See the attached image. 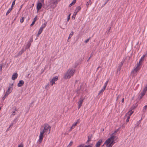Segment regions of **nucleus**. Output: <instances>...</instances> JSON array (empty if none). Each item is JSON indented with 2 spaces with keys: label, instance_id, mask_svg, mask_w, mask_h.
Here are the masks:
<instances>
[{
  "label": "nucleus",
  "instance_id": "1",
  "mask_svg": "<svg viewBox=\"0 0 147 147\" xmlns=\"http://www.w3.org/2000/svg\"><path fill=\"white\" fill-rule=\"evenodd\" d=\"M51 127L47 123H45L41 126L40 129V132L39 136V139L38 142L40 143L43 139L44 134L46 135L49 134L50 132Z\"/></svg>",
  "mask_w": 147,
  "mask_h": 147
},
{
  "label": "nucleus",
  "instance_id": "2",
  "mask_svg": "<svg viewBox=\"0 0 147 147\" xmlns=\"http://www.w3.org/2000/svg\"><path fill=\"white\" fill-rule=\"evenodd\" d=\"M117 138V137L114 136L113 134L111 135L110 137L105 141L104 144H105L107 147H111L115 144V141Z\"/></svg>",
  "mask_w": 147,
  "mask_h": 147
},
{
  "label": "nucleus",
  "instance_id": "3",
  "mask_svg": "<svg viewBox=\"0 0 147 147\" xmlns=\"http://www.w3.org/2000/svg\"><path fill=\"white\" fill-rule=\"evenodd\" d=\"M75 69L72 68H69L64 74L63 78L65 79H69L74 74Z\"/></svg>",
  "mask_w": 147,
  "mask_h": 147
},
{
  "label": "nucleus",
  "instance_id": "4",
  "mask_svg": "<svg viewBox=\"0 0 147 147\" xmlns=\"http://www.w3.org/2000/svg\"><path fill=\"white\" fill-rule=\"evenodd\" d=\"M140 63H138L136 66H135L134 69L131 71V74L133 76H136L138 73V71L140 69Z\"/></svg>",
  "mask_w": 147,
  "mask_h": 147
},
{
  "label": "nucleus",
  "instance_id": "5",
  "mask_svg": "<svg viewBox=\"0 0 147 147\" xmlns=\"http://www.w3.org/2000/svg\"><path fill=\"white\" fill-rule=\"evenodd\" d=\"M13 85V84H12L9 86L8 90L5 92L6 95H8L12 92L13 90L12 86Z\"/></svg>",
  "mask_w": 147,
  "mask_h": 147
},
{
  "label": "nucleus",
  "instance_id": "6",
  "mask_svg": "<svg viewBox=\"0 0 147 147\" xmlns=\"http://www.w3.org/2000/svg\"><path fill=\"white\" fill-rule=\"evenodd\" d=\"M26 48H24L23 47L22 49L18 53L17 55L15 56V57H17L18 56L22 55L23 53L26 50Z\"/></svg>",
  "mask_w": 147,
  "mask_h": 147
},
{
  "label": "nucleus",
  "instance_id": "7",
  "mask_svg": "<svg viewBox=\"0 0 147 147\" xmlns=\"http://www.w3.org/2000/svg\"><path fill=\"white\" fill-rule=\"evenodd\" d=\"M84 99V98H83L82 97H81L80 98L79 101L78 102V109H79L82 106V102Z\"/></svg>",
  "mask_w": 147,
  "mask_h": 147
},
{
  "label": "nucleus",
  "instance_id": "8",
  "mask_svg": "<svg viewBox=\"0 0 147 147\" xmlns=\"http://www.w3.org/2000/svg\"><path fill=\"white\" fill-rule=\"evenodd\" d=\"M58 78L57 76H55L50 81V84L51 86H53L55 82L57 81Z\"/></svg>",
  "mask_w": 147,
  "mask_h": 147
},
{
  "label": "nucleus",
  "instance_id": "9",
  "mask_svg": "<svg viewBox=\"0 0 147 147\" xmlns=\"http://www.w3.org/2000/svg\"><path fill=\"white\" fill-rule=\"evenodd\" d=\"M42 6V3L40 2H38L36 5V9L37 12L40 9Z\"/></svg>",
  "mask_w": 147,
  "mask_h": 147
},
{
  "label": "nucleus",
  "instance_id": "10",
  "mask_svg": "<svg viewBox=\"0 0 147 147\" xmlns=\"http://www.w3.org/2000/svg\"><path fill=\"white\" fill-rule=\"evenodd\" d=\"M146 92L143 90H142L140 94H139L138 98H139V100H140L143 97V96L145 94Z\"/></svg>",
  "mask_w": 147,
  "mask_h": 147
},
{
  "label": "nucleus",
  "instance_id": "11",
  "mask_svg": "<svg viewBox=\"0 0 147 147\" xmlns=\"http://www.w3.org/2000/svg\"><path fill=\"white\" fill-rule=\"evenodd\" d=\"M102 139H100L96 144L95 147H99L101 144L102 142Z\"/></svg>",
  "mask_w": 147,
  "mask_h": 147
},
{
  "label": "nucleus",
  "instance_id": "12",
  "mask_svg": "<svg viewBox=\"0 0 147 147\" xmlns=\"http://www.w3.org/2000/svg\"><path fill=\"white\" fill-rule=\"evenodd\" d=\"M24 82L23 80H20L17 86L19 87H21L24 84Z\"/></svg>",
  "mask_w": 147,
  "mask_h": 147
},
{
  "label": "nucleus",
  "instance_id": "13",
  "mask_svg": "<svg viewBox=\"0 0 147 147\" xmlns=\"http://www.w3.org/2000/svg\"><path fill=\"white\" fill-rule=\"evenodd\" d=\"M18 74L17 73H14L12 75V80H14L16 79L18 77Z\"/></svg>",
  "mask_w": 147,
  "mask_h": 147
},
{
  "label": "nucleus",
  "instance_id": "14",
  "mask_svg": "<svg viewBox=\"0 0 147 147\" xmlns=\"http://www.w3.org/2000/svg\"><path fill=\"white\" fill-rule=\"evenodd\" d=\"M92 138V135L91 134L88 136V140L86 142V144H88L89 142H90Z\"/></svg>",
  "mask_w": 147,
  "mask_h": 147
},
{
  "label": "nucleus",
  "instance_id": "15",
  "mask_svg": "<svg viewBox=\"0 0 147 147\" xmlns=\"http://www.w3.org/2000/svg\"><path fill=\"white\" fill-rule=\"evenodd\" d=\"M92 144H90L88 145L84 146V145H81L78 146L77 147H92Z\"/></svg>",
  "mask_w": 147,
  "mask_h": 147
},
{
  "label": "nucleus",
  "instance_id": "16",
  "mask_svg": "<svg viewBox=\"0 0 147 147\" xmlns=\"http://www.w3.org/2000/svg\"><path fill=\"white\" fill-rule=\"evenodd\" d=\"M43 28H40L39 30L38 34L36 35L37 37H38L39 36L40 34H41L43 31Z\"/></svg>",
  "mask_w": 147,
  "mask_h": 147
},
{
  "label": "nucleus",
  "instance_id": "17",
  "mask_svg": "<svg viewBox=\"0 0 147 147\" xmlns=\"http://www.w3.org/2000/svg\"><path fill=\"white\" fill-rule=\"evenodd\" d=\"M80 123V119H78L77 120V121L74 122L72 125V127H75V126L78 123Z\"/></svg>",
  "mask_w": 147,
  "mask_h": 147
},
{
  "label": "nucleus",
  "instance_id": "18",
  "mask_svg": "<svg viewBox=\"0 0 147 147\" xmlns=\"http://www.w3.org/2000/svg\"><path fill=\"white\" fill-rule=\"evenodd\" d=\"M92 2L91 0H89L86 3V6L88 8L89 6H90L91 5Z\"/></svg>",
  "mask_w": 147,
  "mask_h": 147
},
{
  "label": "nucleus",
  "instance_id": "19",
  "mask_svg": "<svg viewBox=\"0 0 147 147\" xmlns=\"http://www.w3.org/2000/svg\"><path fill=\"white\" fill-rule=\"evenodd\" d=\"M81 9V7L80 6H78L77 7L75 10L77 12H78Z\"/></svg>",
  "mask_w": 147,
  "mask_h": 147
},
{
  "label": "nucleus",
  "instance_id": "20",
  "mask_svg": "<svg viewBox=\"0 0 147 147\" xmlns=\"http://www.w3.org/2000/svg\"><path fill=\"white\" fill-rule=\"evenodd\" d=\"M19 118V117H17L16 118H15V119H14V120L12 122L14 124H15L17 122L18 120V119Z\"/></svg>",
  "mask_w": 147,
  "mask_h": 147
},
{
  "label": "nucleus",
  "instance_id": "21",
  "mask_svg": "<svg viewBox=\"0 0 147 147\" xmlns=\"http://www.w3.org/2000/svg\"><path fill=\"white\" fill-rule=\"evenodd\" d=\"M146 55H143L141 57V59L140 60L139 62V63H140V62H142L144 60V58L145 56Z\"/></svg>",
  "mask_w": 147,
  "mask_h": 147
},
{
  "label": "nucleus",
  "instance_id": "22",
  "mask_svg": "<svg viewBox=\"0 0 147 147\" xmlns=\"http://www.w3.org/2000/svg\"><path fill=\"white\" fill-rule=\"evenodd\" d=\"M76 0H74L72 2L69 4V6L71 7L72 5H74L76 2Z\"/></svg>",
  "mask_w": 147,
  "mask_h": 147
},
{
  "label": "nucleus",
  "instance_id": "23",
  "mask_svg": "<svg viewBox=\"0 0 147 147\" xmlns=\"http://www.w3.org/2000/svg\"><path fill=\"white\" fill-rule=\"evenodd\" d=\"M133 113V112L131 111H129L128 113H127L126 115L129 116L130 117L131 115Z\"/></svg>",
  "mask_w": 147,
  "mask_h": 147
},
{
  "label": "nucleus",
  "instance_id": "24",
  "mask_svg": "<svg viewBox=\"0 0 147 147\" xmlns=\"http://www.w3.org/2000/svg\"><path fill=\"white\" fill-rule=\"evenodd\" d=\"M143 90L146 92L147 91V84L144 86V88Z\"/></svg>",
  "mask_w": 147,
  "mask_h": 147
},
{
  "label": "nucleus",
  "instance_id": "25",
  "mask_svg": "<svg viewBox=\"0 0 147 147\" xmlns=\"http://www.w3.org/2000/svg\"><path fill=\"white\" fill-rule=\"evenodd\" d=\"M143 90L146 92L147 91V84L144 86V88Z\"/></svg>",
  "mask_w": 147,
  "mask_h": 147
},
{
  "label": "nucleus",
  "instance_id": "26",
  "mask_svg": "<svg viewBox=\"0 0 147 147\" xmlns=\"http://www.w3.org/2000/svg\"><path fill=\"white\" fill-rule=\"evenodd\" d=\"M105 88H104V87H103L102 88L101 90L100 91L99 93L98 94V95L99 94L103 92L105 90Z\"/></svg>",
  "mask_w": 147,
  "mask_h": 147
},
{
  "label": "nucleus",
  "instance_id": "27",
  "mask_svg": "<svg viewBox=\"0 0 147 147\" xmlns=\"http://www.w3.org/2000/svg\"><path fill=\"white\" fill-rule=\"evenodd\" d=\"M12 9L11 8H9V9L7 11L6 13V16H7L8 15L9 13L11 12V11Z\"/></svg>",
  "mask_w": 147,
  "mask_h": 147
},
{
  "label": "nucleus",
  "instance_id": "28",
  "mask_svg": "<svg viewBox=\"0 0 147 147\" xmlns=\"http://www.w3.org/2000/svg\"><path fill=\"white\" fill-rule=\"evenodd\" d=\"M74 34V32H71L70 33V34L68 38V39L70 38Z\"/></svg>",
  "mask_w": 147,
  "mask_h": 147
},
{
  "label": "nucleus",
  "instance_id": "29",
  "mask_svg": "<svg viewBox=\"0 0 147 147\" xmlns=\"http://www.w3.org/2000/svg\"><path fill=\"white\" fill-rule=\"evenodd\" d=\"M109 81V80H107V81L105 83L103 87H104L105 88H106L107 86L108 83Z\"/></svg>",
  "mask_w": 147,
  "mask_h": 147
},
{
  "label": "nucleus",
  "instance_id": "30",
  "mask_svg": "<svg viewBox=\"0 0 147 147\" xmlns=\"http://www.w3.org/2000/svg\"><path fill=\"white\" fill-rule=\"evenodd\" d=\"M15 1H16V0H14L12 2V5H11V8L12 9H13V6L15 4Z\"/></svg>",
  "mask_w": 147,
  "mask_h": 147
},
{
  "label": "nucleus",
  "instance_id": "31",
  "mask_svg": "<svg viewBox=\"0 0 147 147\" xmlns=\"http://www.w3.org/2000/svg\"><path fill=\"white\" fill-rule=\"evenodd\" d=\"M60 0H52V3L54 4H56V3L57 4V2L58 1H59Z\"/></svg>",
  "mask_w": 147,
  "mask_h": 147
},
{
  "label": "nucleus",
  "instance_id": "32",
  "mask_svg": "<svg viewBox=\"0 0 147 147\" xmlns=\"http://www.w3.org/2000/svg\"><path fill=\"white\" fill-rule=\"evenodd\" d=\"M24 17H22V18H21L20 20V22L21 23H22L24 22Z\"/></svg>",
  "mask_w": 147,
  "mask_h": 147
},
{
  "label": "nucleus",
  "instance_id": "33",
  "mask_svg": "<svg viewBox=\"0 0 147 147\" xmlns=\"http://www.w3.org/2000/svg\"><path fill=\"white\" fill-rule=\"evenodd\" d=\"M140 123V120H139V121L137 122L136 123V125H137V127H138L139 126V125Z\"/></svg>",
  "mask_w": 147,
  "mask_h": 147
},
{
  "label": "nucleus",
  "instance_id": "34",
  "mask_svg": "<svg viewBox=\"0 0 147 147\" xmlns=\"http://www.w3.org/2000/svg\"><path fill=\"white\" fill-rule=\"evenodd\" d=\"M130 117L129 116L127 115V118L126 120V122H127L129 121V119Z\"/></svg>",
  "mask_w": 147,
  "mask_h": 147
},
{
  "label": "nucleus",
  "instance_id": "35",
  "mask_svg": "<svg viewBox=\"0 0 147 147\" xmlns=\"http://www.w3.org/2000/svg\"><path fill=\"white\" fill-rule=\"evenodd\" d=\"M49 84H47V85H46V86H45V88L46 89H47V90H48L49 88Z\"/></svg>",
  "mask_w": 147,
  "mask_h": 147
},
{
  "label": "nucleus",
  "instance_id": "36",
  "mask_svg": "<svg viewBox=\"0 0 147 147\" xmlns=\"http://www.w3.org/2000/svg\"><path fill=\"white\" fill-rule=\"evenodd\" d=\"M8 96V95H6V94H5V95L3 97L2 99L4 100L7 97V96Z\"/></svg>",
  "mask_w": 147,
  "mask_h": 147
},
{
  "label": "nucleus",
  "instance_id": "37",
  "mask_svg": "<svg viewBox=\"0 0 147 147\" xmlns=\"http://www.w3.org/2000/svg\"><path fill=\"white\" fill-rule=\"evenodd\" d=\"M73 143V142L72 141H71L69 144L67 146V147H70L71 145H72Z\"/></svg>",
  "mask_w": 147,
  "mask_h": 147
},
{
  "label": "nucleus",
  "instance_id": "38",
  "mask_svg": "<svg viewBox=\"0 0 147 147\" xmlns=\"http://www.w3.org/2000/svg\"><path fill=\"white\" fill-rule=\"evenodd\" d=\"M30 45H31V44H30V42H28L27 45V47L28 48H29L30 46ZM25 48H26V47Z\"/></svg>",
  "mask_w": 147,
  "mask_h": 147
},
{
  "label": "nucleus",
  "instance_id": "39",
  "mask_svg": "<svg viewBox=\"0 0 147 147\" xmlns=\"http://www.w3.org/2000/svg\"><path fill=\"white\" fill-rule=\"evenodd\" d=\"M15 113H16V112H15V111H13V113H12V114H11V116H10L11 117H13V116L14 115H15Z\"/></svg>",
  "mask_w": 147,
  "mask_h": 147
},
{
  "label": "nucleus",
  "instance_id": "40",
  "mask_svg": "<svg viewBox=\"0 0 147 147\" xmlns=\"http://www.w3.org/2000/svg\"><path fill=\"white\" fill-rule=\"evenodd\" d=\"M18 147H24L23 144L22 143H21L18 145Z\"/></svg>",
  "mask_w": 147,
  "mask_h": 147
},
{
  "label": "nucleus",
  "instance_id": "41",
  "mask_svg": "<svg viewBox=\"0 0 147 147\" xmlns=\"http://www.w3.org/2000/svg\"><path fill=\"white\" fill-rule=\"evenodd\" d=\"M147 108V105H145V106H144L143 107V110H145V111L146 109V108Z\"/></svg>",
  "mask_w": 147,
  "mask_h": 147
},
{
  "label": "nucleus",
  "instance_id": "42",
  "mask_svg": "<svg viewBox=\"0 0 147 147\" xmlns=\"http://www.w3.org/2000/svg\"><path fill=\"white\" fill-rule=\"evenodd\" d=\"M121 66H119L118 68V69H117V71H120L121 70Z\"/></svg>",
  "mask_w": 147,
  "mask_h": 147
},
{
  "label": "nucleus",
  "instance_id": "43",
  "mask_svg": "<svg viewBox=\"0 0 147 147\" xmlns=\"http://www.w3.org/2000/svg\"><path fill=\"white\" fill-rule=\"evenodd\" d=\"M90 38L87 39L85 41V43H87L89 41Z\"/></svg>",
  "mask_w": 147,
  "mask_h": 147
},
{
  "label": "nucleus",
  "instance_id": "44",
  "mask_svg": "<svg viewBox=\"0 0 147 147\" xmlns=\"http://www.w3.org/2000/svg\"><path fill=\"white\" fill-rule=\"evenodd\" d=\"M35 22L33 21L32 23L30 24V26H32L35 24Z\"/></svg>",
  "mask_w": 147,
  "mask_h": 147
},
{
  "label": "nucleus",
  "instance_id": "45",
  "mask_svg": "<svg viewBox=\"0 0 147 147\" xmlns=\"http://www.w3.org/2000/svg\"><path fill=\"white\" fill-rule=\"evenodd\" d=\"M37 16H36L35 17V18H34L33 21L35 22L37 20Z\"/></svg>",
  "mask_w": 147,
  "mask_h": 147
},
{
  "label": "nucleus",
  "instance_id": "46",
  "mask_svg": "<svg viewBox=\"0 0 147 147\" xmlns=\"http://www.w3.org/2000/svg\"><path fill=\"white\" fill-rule=\"evenodd\" d=\"M76 15H75L74 14H73V16L72 17V18L73 19H75V18L76 17Z\"/></svg>",
  "mask_w": 147,
  "mask_h": 147
},
{
  "label": "nucleus",
  "instance_id": "47",
  "mask_svg": "<svg viewBox=\"0 0 147 147\" xmlns=\"http://www.w3.org/2000/svg\"><path fill=\"white\" fill-rule=\"evenodd\" d=\"M123 61H122L121 62V65H119V66H121V67L122 66L123 64Z\"/></svg>",
  "mask_w": 147,
  "mask_h": 147
},
{
  "label": "nucleus",
  "instance_id": "48",
  "mask_svg": "<svg viewBox=\"0 0 147 147\" xmlns=\"http://www.w3.org/2000/svg\"><path fill=\"white\" fill-rule=\"evenodd\" d=\"M2 65H0V72L2 70Z\"/></svg>",
  "mask_w": 147,
  "mask_h": 147
},
{
  "label": "nucleus",
  "instance_id": "49",
  "mask_svg": "<svg viewBox=\"0 0 147 147\" xmlns=\"http://www.w3.org/2000/svg\"><path fill=\"white\" fill-rule=\"evenodd\" d=\"M78 12H77V11H76L75 10V11L74 13V14L75 15H76H76H77V13H78Z\"/></svg>",
  "mask_w": 147,
  "mask_h": 147
},
{
  "label": "nucleus",
  "instance_id": "50",
  "mask_svg": "<svg viewBox=\"0 0 147 147\" xmlns=\"http://www.w3.org/2000/svg\"><path fill=\"white\" fill-rule=\"evenodd\" d=\"M70 15L71 14H70L68 16V18H67V21H69L70 19Z\"/></svg>",
  "mask_w": 147,
  "mask_h": 147
},
{
  "label": "nucleus",
  "instance_id": "51",
  "mask_svg": "<svg viewBox=\"0 0 147 147\" xmlns=\"http://www.w3.org/2000/svg\"><path fill=\"white\" fill-rule=\"evenodd\" d=\"M13 124H14V123H13L12 122L11 123V124H10V126H9V128H10L12 126V125H13Z\"/></svg>",
  "mask_w": 147,
  "mask_h": 147
},
{
  "label": "nucleus",
  "instance_id": "52",
  "mask_svg": "<svg viewBox=\"0 0 147 147\" xmlns=\"http://www.w3.org/2000/svg\"><path fill=\"white\" fill-rule=\"evenodd\" d=\"M92 54H91V56H90L89 58H88V60H87V61H89L91 57H92Z\"/></svg>",
  "mask_w": 147,
  "mask_h": 147
},
{
  "label": "nucleus",
  "instance_id": "53",
  "mask_svg": "<svg viewBox=\"0 0 147 147\" xmlns=\"http://www.w3.org/2000/svg\"><path fill=\"white\" fill-rule=\"evenodd\" d=\"M74 128V127H72V126L71 127V128L70 129V131H71L72 130L73 128Z\"/></svg>",
  "mask_w": 147,
  "mask_h": 147
},
{
  "label": "nucleus",
  "instance_id": "54",
  "mask_svg": "<svg viewBox=\"0 0 147 147\" xmlns=\"http://www.w3.org/2000/svg\"><path fill=\"white\" fill-rule=\"evenodd\" d=\"M109 1V0H106V1L105 3V5L107 4V2Z\"/></svg>",
  "mask_w": 147,
  "mask_h": 147
},
{
  "label": "nucleus",
  "instance_id": "55",
  "mask_svg": "<svg viewBox=\"0 0 147 147\" xmlns=\"http://www.w3.org/2000/svg\"><path fill=\"white\" fill-rule=\"evenodd\" d=\"M124 98H123L121 100L122 102V103L123 102H124Z\"/></svg>",
  "mask_w": 147,
  "mask_h": 147
},
{
  "label": "nucleus",
  "instance_id": "56",
  "mask_svg": "<svg viewBox=\"0 0 147 147\" xmlns=\"http://www.w3.org/2000/svg\"><path fill=\"white\" fill-rule=\"evenodd\" d=\"M44 2V0H42L41 1V2L42 3H43Z\"/></svg>",
  "mask_w": 147,
  "mask_h": 147
},
{
  "label": "nucleus",
  "instance_id": "57",
  "mask_svg": "<svg viewBox=\"0 0 147 147\" xmlns=\"http://www.w3.org/2000/svg\"><path fill=\"white\" fill-rule=\"evenodd\" d=\"M119 96H117V99H116V100H117L118 99Z\"/></svg>",
  "mask_w": 147,
  "mask_h": 147
},
{
  "label": "nucleus",
  "instance_id": "58",
  "mask_svg": "<svg viewBox=\"0 0 147 147\" xmlns=\"http://www.w3.org/2000/svg\"><path fill=\"white\" fill-rule=\"evenodd\" d=\"M105 144H104L102 146H103L104 145H105Z\"/></svg>",
  "mask_w": 147,
  "mask_h": 147
},
{
  "label": "nucleus",
  "instance_id": "59",
  "mask_svg": "<svg viewBox=\"0 0 147 147\" xmlns=\"http://www.w3.org/2000/svg\"><path fill=\"white\" fill-rule=\"evenodd\" d=\"M141 120H142V119H140V121H141Z\"/></svg>",
  "mask_w": 147,
  "mask_h": 147
},
{
  "label": "nucleus",
  "instance_id": "60",
  "mask_svg": "<svg viewBox=\"0 0 147 147\" xmlns=\"http://www.w3.org/2000/svg\"><path fill=\"white\" fill-rule=\"evenodd\" d=\"M22 5L21 6V7L22 8Z\"/></svg>",
  "mask_w": 147,
  "mask_h": 147
},
{
  "label": "nucleus",
  "instance_id": "61",
  "mask_svg": "<svg viewBox=\"0 0 147 147\" xmlns=\"http://www.w3.org/2000/svg\"><path fill=\"white\" fill-rule=\"evenodd\" d=\"M99 68V67H98V68Z\"/></svg>",
  "mask_w": 147,
  "mask_h": 147
}]
</instances>
